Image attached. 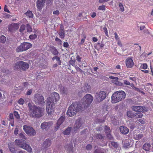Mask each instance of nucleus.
<instances>
[{
    "label": "nucleus",
    "instance_id": "1",
    "mask_svg": "<svg viewBox=\"0 0 153 153\" xmlns=\"http://www.w3.org/2000/svg\"><path fill=\"white\" fill-rule=\"evenodd\" d=\"M59 94L56 92H54L51 95V97L47 99L46 104V111L48 114H51L54 111V106L57 102L59 100Z\"/></svg>",
    "mask_w": 153,
    "mask_h": 153
},
{
    "label": "nucleus",
    "instance_id": "2",
    "mask_svg": "<svg viewBox=\"0 0 153 153\" xmlns=\"http://www.w3.org/2000/svg\"><path fill=\"white\" fill-rule=\"evenodd\" d=\"M28 105L29 115L30 117L39 118L43 115L44 110L42 108L30 103H28Z\"/></svg>",
    "mask_w": 153,
    "mask_h": 153
},
{
    "label": "nucleus",
    "instance_id": "3",
    "mask_svg": "<svg viewBox=\"0 0 153 153\" xmlns=\"http://www.w3.org/2000/svg\"><path fill=\"white\" fill-rule=\"evenodd\" d=\"M82 109V106H81L79 102H74L68 107L67 114L69 117H73Z\"/></svg>",
    "mask_w": 153,
    "mask_h": 153
},
{
    "label": "nucleus",
    "instance_id": "4",
    "mask_svg": "<svg viewBox=\"0 0 153 153\" xmlns=\"http://www.w3.org/2000/svg\"><path fill=\"white\" fill-rule=\"evenodd\" d=\"M126 94L124 91H120L114 93L111 96V102L115 103L124 99L126 97Z\"/></svg>",
    "mask_w": 153,
    "mask_h": 153
},
{
    "label": "nucleus",
    "instance_id": "5",
    "mask_svg": "<svg viewBox=\"0 0 153 153\" xmlns=\"http://www.w3.org/2000/svg\"><path fill=\"white\" fill-rule=\"evenodd\" d=\"M93 99V97L90 94H86L82 100V105L81 104V105L82 106V108L85 109L87 108L91 103Z\"/></svg>",
    "mask_w": 153,
    "mask_h": 153
},
{
    "label": "nucleus",
    "instance_id": "6",
    "mask_svg": "<svg viewBox=\"0 0 153 153\" xmlns=\"http://www.w3.org/2000/svg\"><path fill=\"white\" fill-rule=\"evenodd\" d=\"M14 143L17 146L24 149L30 152H31L32 151L31 148L26 143H24V140L22 139H17L15 140Z\"/></svg>",
    "mask_w": 153,
    "mask_h": 153
},
{
    "label": "nucleus",
    "instance_id": "7",
    "mask_svg": "<svg viewBox=\"0 0 153 153\" xmlns=\"http://www.w3.org/2000/svg\"><path fill=\"white\" fill-rule=\"evenodd\" d=\"M28 63L24 61H20L16 62L13 67L14 70L19 69L23 71H25L29 68Z\"/></svg>",
    "mask_w": 153,
    "mask_h": 153
},
{
    "label": "nucleus",
    "instance_id": "8",
    "mask_svg": "<svg viewBox=\"0 0 153 153\" xmlns=\"http://www.w3.org/2000/svg\"><path fill=\"white\" fill-rule=\"evenodd\" d=\"M32 46V45L28 42H24L18 46L16 48V51L17 52L25 51L30 48Z\"/></svg>",
    "mask_w": 153,
    "mask_h": 153
},
{
    "label": "nucleus",
    "instance_id": "9",
    "mask_svg": "<svg viewBox=\"0 0 153 153\" xmlns=\"http://www.w3.org/2000/svg\"><path fill=\"white\" fill-rule=\"evenodd\" d=\"M34 100L36 103L41 105H44L45 102L42 95L38 93L36 94L34 96Z\"/></svg>",
    "mask_w": 153,
    "mask_h": 153
},
{
    "label": "nucleus",
    "instance_id": "10",
    "mask_svg": "<svg viewBox=\"0 0 153 153\" xmlns=\"http://www.w3.org/2000/svg\"><path fill=\"white\" fill-rule=\"evenodd\" d=\"M106 94L104 91L97 93L95 96L96 101L98 102L102 101L106 97Z\"/></svg>",
    "mask_w": 153,
    "mask_h": 153
},
{
    "label": "nucleus",
    "instance_id": "11",
    "mask_svg": "<svg viewBox=\"0 0 153 153\" xmlns=\"http://www.w3.org/2000/svg\"><path fill=\"white\" fill-rule=\"evenodd\" d=\"M23 129L25 132L30 136H34L36 134L35 130L30 126L25 125L23 126Z\"/></svg>",
    "mask_w": 153,
    "mask_h": 153
},
{
    "label": "nucleus",
    "instance_id": "12",
    "mask_svg": "<svg viewBox=\"0 0 153 153\" xmlns=\"http://www.w3.org/2000/svg\"><path fill=\"white\" fill-rule=\"evenodd\" d=\"M19 25L18 23H12L8 26L9 30L10 32H13L17 30L19 28Z\"/></svg>",
    "mask_w": 153,
    "mask_h": 153
},
{
    "label": "nucleus",
    "instance_id": "13",
    "mask_svg": "<svg viewBox=\"0 0 153 153\" xmlns=\"http://www.w3.org/2000/svg\"><path fill=\"white\" fill-rule=\"evenodd\" d=\"M132 110L133 111L136 112H144L146 111L147 109L146 107L141 106H133Z\"/></svg>",
    "mask_w": 153,
    "mask_h": 153
},
{
    "label": "nucleus",
    "instance_id": "14",
    "mask_svg": "<svg viewBox=\"0 0 153 153\" xmlns=\"http://www.w3.org/2000/svg\"><path fill=\"white\" fill-rule=\"evenodd\" d=\"M52 124L53 123L52 122H45L41 124V127L42 129L47 130L51 127Z\"/></svg>",
    "mask_w": 153,
    "mask_h": 153
},
{
    "label": "nucleus",
    "instance_id": "15",
    "mask_svg": "<svg viewBox=\"0 0 153 153\" xmlns=\"http://www.w3.org/2000/svg\"><path fill=\"white\" fill-rule=\"evenodd\" d=\"M46 0H38L36 1V7L37 9L40 11L44 7Z\"/></svg>",
    "mask_w": 153,
    "mask_h": 153
},
{
    "label": "nucleus",
    "instance_id": "16",
    "mask_svg": "<svg viewBox=\"0 0 153 153\" xmlns=\"http://www.w3.org/2000/svg\"><path fill=\"white\" fill-rule=\"evenodd\" d=\"M134 62L131 58H127L126 61V64L127 68H131L134 65Z\"/></svg>",
    "mask_w": 153,
    "mask_h": 153
},
{
    "label": "nucleus",
    "instance_id": "17",
    "mask_svg": "<svg viewBox=\"0 0 153 153\" xmlns=\"http://www.w3.org/2000/svg\"><path fill=\"white\" fill-rule=\"evenodd\" d=\"M9 150L11 153H16L17 151L13 143H10L8 144Z\"/></svg>",
    "mask_w": 153,
    "mask_h": 153
},
{
    "label": "nucleus",
    "instance_id": "18",
    "mask_svg": "<svg viewBox=\"0 0 153 153\" xmlns=\"http://www.w3.org/2000/svg\"><path fill=\"white\" fill-rule=\"evenodd\" d=\"M81 119L80 118L78 119L76 121L75 124V130H77L79 128H82Z\"/></svg>",
    "mask_w": 153,
    "mask_h": 153
},
{
    "label": "nucleus",
    "instance_id": "19",
    "mask_svg": "<svg viewBox=\"0 0 153 153\" xmlns=\"http://www.w3.org/2000/svg\"><path fill=\"white\" fill-rule=\"evenodd\" d=\"M120 130L121 132L124 134H127L129 131V129L127 127L123 126H120Z\"/></svg>",
    "mask_w": 153,
    "mask_h": 153
},
{
    "label": "nucleus",
    "instance_id": "20",
    "mask_svg": "<svg viewBox=\"0 0 153 153\" xmlns=\"http://www.w3.org/2000/svg\"><path fill=\"white\" fill-rule=\"evenodd\" d=\"M51 52L52 54L56 56H57L59 55V52L56 48L54 46H52L51 48Z\"/></svg>",
    "mask_w": 153,
    "mask_h": 153
},
{
    "label": "nucleus",
    "instance_id": "21",
    "mask_svg": "<svg viewBox=\"0 0 153 153\" xmlns=\"http://www.w3.org/2000/svg\"><path fill=\"white\" fill-rule=\"evenodd\" d=\"M51 141L49 139H46L43 143V145L45 148H47L50 146L51 144Z\"/></svg>",
    "mask_w": 153,
    "mask_h": 153
},
{
    "label": "nucleus",
    "instance_id": "22",
    "mask_svg": "<svg viewBox=\"0 0 153 153\" xmlns=\"http://www.w3.org/2000/svg\"><path fill=\"white\" fill-rule=\"evenodd\" d=\"M65 147L67 148V150L70 153H72L73 152L74 147L72 144H69L68 146H67Z\"/></svg>",
    "mask_w": 153,
    "mask_h": 153
},
{
    "label": "nucleus",
    "instance_id": "23",
    "mask_svg": "<svg viewBox=\"0 0 153 153\" xmlns=\"http://www.w3.org/2000/svg\"><path fill=\"white\" fill-rule=\"evenodd\" d=\"M137 114L135 113H134L131 111H127V116L130 118H132L136 116Z\"/></svg>",
    "mask_w": 153,
    "mask_h": 153
},
{
    "label": "nucleus",
    "instance_id": "24",
    "mask_svg": "<svg viewBox=\"0 0 153 153\" xmlns=\"http://www.w3.org/2000/svg\"><path fill=\"white\" fill-rule=\"evenodd\" d=\"M151 145L149 143H145L143 147V149L146 151H149Z\"/></svg>",
    "mask_w": 153,
    "mask_h": 153
},
{
    "label": "nucleus",
    "instance_id": "25",
    "mask_svg": "<svg viewBox=\"0 0 153 153\" xmlns=\"http://www.w3.org/2000/svg\"><path fill=\"white\" fill-rule=\"evenodd\" d=\"M65 118L64 117L61 116L58 120L56 123V125H58L59 126L60 125L63 123L65 120Z\"/></svg>",
    "mask_w": 153,
    "mask_h": 153
},
{
    "label": "nucleus",
    "instance_id": "26",
    "mask_svg": "<svg viewBox=\"0 0 153 153\" xmlns=\"http://www.w3.org/2000/svg\"><path fill=\"white\" fill-rule=\"evenodd\" d=\"M67 89L66 88L62 87L60 88V92L62 94H66L67 93Z\"/></svg>",
    "mask_w": 153,
    "mask_h": 153
},
{
    "label": "nucleus",
    "instance_id": "27",
    "mask_svg": "<svg viewBox=\"0 0 153 153\" xmlns=\"http://www.w3.org/2000/svg\"><path fill=\"white\" fill-rule=\"evenodd\" d=\"M90 86L88 84L86 85L83 86L82 88V91L86 92L89 91L90 90Z\"/></svg>",
    "mask_w": 153,
    "mask_h": 153
},
{
    "label": "nucleus",
    "instance_id": "28",
    "mask_svg": "<svg viewBox=\"0 0 153 153\" xmlns=\"http://www.w3.org/2000/svg\"><path fill=\"white\" fill-rule=\"evenodd\" d=\"M71 127H68L65 131L63 132V133L65 135L69 134L71 130Z\"/></svg>",
    "mask_w": 153,
    "mask_h": 153
},
{
    "label": "nucleus",
    "instance_id": "29",
    "mask_svg": "<svg viewBox=\"0 0 153 153\" xmlns=\"http://www.w3.org/2000/svg\"><path fill=\"white\" fill-rule=\"evenodd\" d=\"M124 84L126 85H130L131 87L133 88L134 87V84L132 83H131L129 81L124 80L123 81Z\"/></svg>",
    "mask_w": 153,
    "mask_h": 153
},
{
    "label": "nucleus",
    "instance_id": "30",
    "mask_svg": "<svg viewBox=\"0 0 153 153\" xmlns=\"http://www.w3.org/2000/svg\"><path fill=\"white\" fill-rule=\"evenodd\" d=\"M26 15L29 18H32L33 16V14L31 11L28 10L25 13Z\"/></svg>",
    "mask_w": 153,
    "mask_h": 153
},
{
    "label": "nucleus",
    "instance_id": "31",
    "mask_svg": "<svg viewBox=\"0 0 153 153\" xmlns=\"http://www.w3.org/2000/svg\"><path fill=\"white\" fill-rule=\"evenodd\" d=\"M26 27L27 31L28 32L30 33L32 31V29L29 24H26Z\"/></svg>",
    "mask_w": 153,
    "mask_h": 153
},
{
    "label": "nucleus",
    "instance_id": "32",
    "mask_svg": "<svg viewBox=\"0 0 153 153\" xmlns=\"http://www.w3.org/2000/svg\"><path fill=\"white\" fill-rule=\"evenodd\" d=\"M104 135H102L100 134H97L95 136L96 138L97 139L99 140L102 139L104 138Z\"/></svg>",
    "mask_w": 153,
    "mask_h": 153
},
{
    "label": "nucleus",
    "instance_id": "33",
    "mask_svg": "<svg viewBox=\"0 0 153 153\" xmlns=\"http://www.w3.org/2000/svg\"><path fill=\"white\" fill-rule=\"evenodd\" d=\"M112 82L114 84L119 85H122L123 84L118 81V79H114L112 80Z\"/></svg>",
    "mask_w": 153,
    "mask_h": 153
},
{
    "label": "nucleus",
    "instance_id": "34",
    "mask_svg": "<svg viewBox=\"0 0 153 153\" xmlns=\"http://www.w3.org/2000/svg\"><path fill=\"white\" fill-rule=\"evenodd\" d=\"M59 34L60 38L62 39L64 38L65 37V33L63 30L59 33Z\"/></svg>",
    "mask_w": 153,
    "mask_h": 153
},
{
    "label": "nucleus",
    "instance_id": "35",
    "mask_svg": "<svg viewBox=\"0 0 153 153\" xmlns=\"http://www.w3.org/2000/svg\"><path fill=\"white\" fill-rule=\"evenodd\" d=\"M143 136V134H139L137 135H136L135 136H134V139L136 140H138L141 138Z\"/></svg>",
    "mask_w": 153,
    "mask_h": 153
},
{
    "label": "nucleus",
    "instance_id": "36",
    "mask_svg": "<svg viewBox=\"0 0 153 153\" xmlns=\"http://www.w3.org/2000/svg\"><path fill=\"white\" fill-rule=\"evenodd\" d=\"M6 40V37L3 35H1L0 37V42L2 43H4Z\"/></svg>",
    "mask_w": 153,
    "mask_h": 153
},
{
    "label": "nucleus",
    "instance_id": "37",
    "mask_svg": "<svg viewBox=\"0 0 153 153\" xmlns=\"http://www.w3.org/2000/svg\"><path fill=\"white\" fill-rule=\"evenodd\" d=\"M148 66L146 63H144L142 64L140 66V68L143 69H146L147 68Z\"/></svg>",
    "mask_w": 153,
    "mask_h": 153
},
{
    "label": "nucleus",
    "instance_id": "38",
    "mask_svg": "<svg viewBox=\"0 0 153 153\" xmlns=\"http://www.w3.org/2000/svg\"><path fill=\"white\" fill-rule=\"evenodd\" d=\"M105 131L106 133H110L111 132V130L110 128L107 126H105Z\"/></svg>",
    "mask_w": 153,
    "mask_h": 153
},
{
    "label": "nucleus",
    "instance_id": "39",
    "mask_svg": "<svg viewBox=\"0 0 153 153\" xmlns=\"http://www.w3.org/2000/svg\"><path fill=\"white\" fill-rule=\"evenodd\" d=\"M37 37V35L36 34H31L29 36V38L30 39L33 40L35 39Z\"/></svg>",
    "mask_w": 153,
    "mask_h": 153
},
{
    "label": "nucleus",
    "instance_id": "40",
    "mask_svg": "<svg viewBox=\"0 0 153 153\" xmlns=\"http://www.w3.org/2000/svg\"><path fill=\"white\" fill-rule=\"evenodd\" d=\"M13 114L15 117L17 119L20 118V116L18 112L16 111H14L13 112Z\"/></svg>",
    "mask_w": 153,
    "mask_h": 153
},
{
    "label": "nucleus",
    "instance_id": "41",
    "mask_svg": "<svg viewBox=\"0 0 153 153\" xmlns=\"http://www.w3.org/2000/svg\"><path fill=\"white\" fill-rule=\"evenodd\" d=\"M24 134H25L24 133H21L19 134V137L20 138H22L24 139H25V140H26L27 138Z\"/></svg>",
    "mask_w": 153,
    "mask_h": 153
},
{
    "label": "nucleus",
    "instance_id": "42",
    "mask_svg": "<svg viewBox=\"0 0 153 153\" xmlns=\"http://www.w3.org/2000/svg\"><path fill=\"white\" fill-rule=\"evenodd\" d=\"M55 40L57 42H58V44L61 45L62 43V41H61V39H59L58 37H56L55 39Z\"/></svg>",
    "mask_w": 153,
    "mask_h": 153
},
{
    "label": "nucleus",
    "instance_id": "43",
    "mask_svg": "<svg viewBox=\"0 0 153 153\" xmlns=\"http://www.w3.org/2000/svg\"><path fill=\"white\" fill-rule=\"evenodd\" d=\"M25 29V26L24 25H22L20 26L19 29V31L21 32L23 31Z\"/></svg>",
    "mask_w": 153,
    "mask_h": 153
},
{
    "label": "nucleus",
    "instance_id": "44",
    "mask_svg": "<svg viewBox=\"0 0 153 153\" xmlns=\"http://www.w3.org/2000/svg\"><path fill=\"white\" fill-rule=\"evenodd\" d=\"M111 144L115 148H117L118 146V145L117 143L114 142H111Z\"/></svg>",
    "mask_w": 153,
    "mask_h": 153
},
{
    "label": "nucleus",
    "instance_id": "45",
    "mask_svg": "<svg viewBox=\"0 0 153 153\" xmlns=\"http://www.w3.org/2000/svg\"><path fill=\"white\" fill-rule=\"evenodd\" d=\"M74 67L77 71L81 73H82L83 72V71L80 68L76 65H75Z\"/></svg>",
    "mask_w": 153,
    "mask_h": 153
},
{
    "label": "nucleus",
    "instance_id": "46",
    "mask_svg": "<svg viewBox=\"0 0 153 153\" xmlns=\"http://www.w3.org/2000/svg\"><path fill=\"white\" fill-rule=\"evenodd\" d=\"M119 6L120 8V10L122 12H123L124 11V8L122 4L121 3H120L119 4Z\"/></svg>",
    "mask_w": 153,
    "mask_h": 153
},
{
    "label": "nucleus",
    "instance_id": "47",
    "mask_svg": "<svg viewBox=\"0 0 153 153\" xmlns=\"http://www.w3.org/2000/svg\"><path fill=\"white\" fill-rule=\"evenodd\" d=\"M86 38V36H84L83 38L82 39L81 42L78 43V45H81L83 44L85 41V40Z\"/></svg>",
    "mask_w": 153,
    "mask_h": 153
},
{
    "label": "nucleus",
    "instance_id": "48",
    "mask_svg": "<svg viewBox=\"0 0 153 153\" xmlns=\"http://www.w3.org/2000/svg\"><path fill=\"white\" fill-rule=\"evenodd\" d=\"M25 102V101L22 98H20L18 101V103L20 105H23Z\"/></svg>",
    "mask_w": 153,
    "mask_h": 153
},
{
    "label": "nucleus",
    "instance_id": "49",
    "mask_svg": "<svg viewBox=\"0 0 153 153\" xmlns=\"http://www.w3.org/2000/svg\"><path fill=\"white\" fill-rule=\"evenodd\" d=\"M98 9L99 10H105V6L104 5H102L99 6Z\"/></svg>",
    "mask_w": 153,
    "mask_h": 153
},
{
    "label": "nucleus",
    "instance_id": "50",
    "mask_svg": "<svg viewBox=\"0 0 153 153\" xmlns=\"http://www.w3.org/2000/svg\"><path fill=\"white\" fill-rule=\"evenodd\" d=\"M103 30L104 32L105 33V35L107 36H108V30H107V28L106 27H104L103 28Z\"/></svg>",
    "mask_w": 153,
    "mask_h": 153
},
{
    "label": "nucleus",
    "instance_id": "51",
    "mask_svg": "<svg viewBox=\"0 0 153 153\" xmlns=\"http://www.w3.org/2000/svg\"><path fill=\"white\" fill-rule=\"evenodd\" d=\"M143 116V114L141 113H140L138 114H136V116H135L136 118H142Z\"/></svg>",
    "mask_w": 153,
    "mask_h": 153
},
{
    "label": "nucleus",
    "instance_id": "52",
    "mask_svg": "<svg viewBox=\"0 0 153 153\" xmlns=\"http://www.w3.org/2000/svg\"><path fill=\"white\" fill-rule=\"evenodd\" d=\"M92 148V146L91 145L88 144L86 146V148L87 150H91Z\"/></svg>",
    "mask_w": 153,
    "mask_h": 153
},
{
    "label": "nucleus",
    "instance_id": "53",
    "mask_svg": "<svg viewBox=\"0 0 153 153\" xmlns=\"http://www.w3.org/2000/svg\"><path fill=\"white\" fill-rule=\"evenodd\" d=\"M56 59L58 62L59 65H61V61L60 60V58L59 57L57 56V57H56Z\"/></svg>",
    "mask_w": 153,
    "mask_h": 153
},
{
    "label": "nucleus",
    "instance_id": "54",
    "mask_svg": "<svg viewBox=\"0 0 153 153\" xmlns=\"http://www.w3.org/2000/svg\"><path fill=\"white\" fill-rule=\"evenodd\" d=\"M81 58L79 55H77L76 56V60L79 62H81Z\"/></svg>",
    "mask_w": 153,
    "mask_h": 153
},
{
    "label": "nucleus",
    "instance_id": "55",
    "mask_svg": "<svg viewBox=\"0 0 153 153\" xmlns=\"http://www.w3.org/2000/svg\"><path fill=\"white\" fill-rule=\"evenodd\" d=\"M4 11L8 13H10V11L8 9L6 5H5L4 8Z\"/></svg>",
    "mask_w": 153,
    "mask_h": 153
},
{
    "label": "nucleus",
    "instance_id": "56",
    "mask_svg": "<svg viewBox=\"0 0 153 153\" xmlns=\"http://www.w3.org/2000/svg\"><path fill=\"white\" fill-rule=\"evenodd\" d=\"M107 137L110 140L113 139V137L110 134V133H107Z\"/></svg>",
    "mask_w": 153,
    "mask_h": 153
},
{
    "label": "nucleus",
    "instance_id": "57",
    "mask_svg": "<svg viewBox=\"0 0 153 153\" xmlns=\"http://www.w3.org/2000/svg\"><path fill=\"white\" fill-rule=\"evenodd\" d=\"M9 119L13 122V113H10L9 115Z\"/></svg>",
    "mask_w": 153,
    "mask_h": 153
},
{
    "label": "nucleus",
    "instance_id": "58",
    "mask_svg": "<svg viewBox=\"0 0 153 153\" xmlns=\"http://www.w3.org/2000/svg\"><path fill=\"white\" fill-rule=\"evenodd\" d=\"M32 92V89H30L27 91L26 94L27 95H30L31 94Z\"/></svg>",
    "mask_w": 153,
    "mask_h": 153
},
{
    "label": "nucleus",
    "instance_id": "59",
    "mask_svg": "<svg viewBox=\"0 0 153 153\" xmlns=\"http://www.w3.org/2000/svg\"><path fill=\"white\" fill-rule=\"evenodd\" d=\"M114 37L115 39L117 41L119 40V38L118 36L117 33L115 32L114 33Z\"/></svg>",
    "mask_w": 153,
    "mask_h": 153
},
{
    "label": "nucleus",
    "instance_id": "60",
    "mask_svg": "<svg viewBox=\"0 0 153 153\" xmlns=\"http://www.w3.org/2000/svg\"><path fill=\"white\" fill-rule=\"evenodd\" d=\"M69 44L67 42H64L63 46L65 48H68L69 47Z\"/></svg>",
    "mask_w": 153,
    "mask_h": 153
},
{
    "label": "nucleus",
    "instance_id": "61",
    "mask_svg": "<svg viewBox=\"0 0 153 153\" xmlns=\"http://www.w3.org/2000/svg\"><path fill=\"white\" fill-rule=\"evenodd\" d=\"M53 14L58 16L59 14V12L58 10H56L53 12Z\"/></svg>",
    "mask_w": 153,
    "mask_h": 153
},
{
    "label": "nucleus",
    "instance_id": "62",
    "mask_svg": "<svg viewBox=\"0 0 153 153\" xmlns=\"http://www.w3.org/2000/svg\"><path fill=\"white\" fill-rule=\"evenodd\" d=\"M97 45L99 46L100 48H103L104 46V44L99 42L97 43Z\"/></svg>",
    "mask_w": 153,
    "mask_h": 153
},
{
    "label": "nucleus",
    "instance_id": "63",
    "mask_svg": "<svg viewBox=\"0 0 153 153\" xmlns=\"http://www.w3.org/2000/svg\"><path fill=\"white\" fill-rule=\"evenodd\" d=\"M75 60H70V62L71 64L74 67L75 65Z\"/></svg>",
    "mask_w": 153,
    "mask_h": 153
},
{
    "label": "nucleus",
    "instance_id": "64",
    "mask_svg": "<svg viewBox=\"0 0 153 153\" xmlns=\"http://www.w3.org/2000/svg\"><path fill=\"white\" fill-rule=\"evenodd\" d=\"M18 131H19V130H18V128H15V130H14V134H15V135H16L18 134Z\"/></svg>",
    "mask_w": 153,
    "mask_h": 153
}]
</instances>
